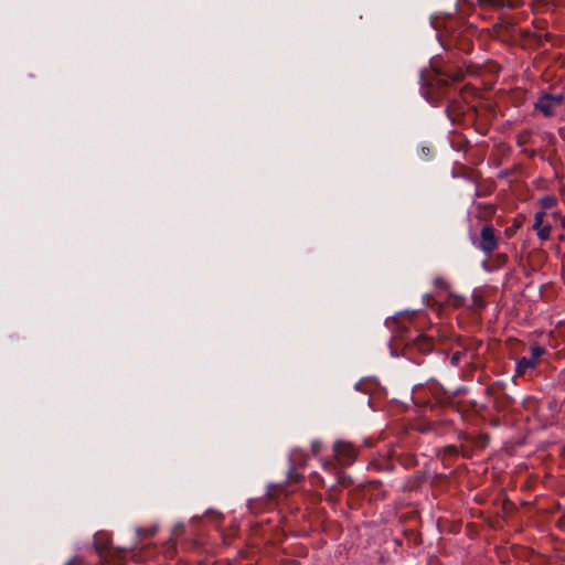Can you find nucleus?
<instances>
[{"instance_id": "2", "label": "nucleus", "mask_w": 565, "mask_h": 565, "mask_svg": "<svg viewBox=\"0 0 565 565\" xmlns=\"http://www.w3.org/2000/svg\"><path fill=\"white\" fill-rule=\"evenodd\" d=\"M447 111L449 117H451L454 120L460 119L461 116L468 119H477L482 116L481 113H483L484 109H480L477 106H469L458 100H452L447 106Z\"/></svg>"}, {"instance_id": "7", "label": "nucleus", "mask_w": 565, "mask_h": 565, "mask_svg": "<svg viewBox=\"0 0 565 565\" xmlns=\"http://www.w3.org/2000/svg\"><path fill=\"white\" fill-rule=\"evenodd\" d=\"M440 76L446 78H438L436 81V85L438 88H443L447 85V79H451L452 82H460L463 78V72L461 70L451 71L450 68H445L444 71L438 73Z\"/></svg>"}, {"instance_id": "20", "label": "nucleus", "mask_w": 565, "mask_h": 565, "mask_svg": "<svg viewBox=\"0 0 565 565\" xmlns=\"http://www.w3.org/2000/svg\"><path fill=\"white\" fill-rule=\"evenodd\" d=\"M321 449V443L319 440H313L311 443V450H312V454L316 456L319 454Z\"/></svg>"}, {"instance_id": "3", "label": "nucleus", "mask_w": 565, "mask_h": 565, "mask_svg": "<svg viewBox=\"0 0 565 565\" xmlns=\"http://www.w3.org/2000/svg\"><path fill=\"white\" fill-rule=\"evenodd\" d=\"M546 353L545 348L533 345L531 348V358H520L516 361L515 375L523 376L529 370H534L539 364L540 359Z\"/></svg>"}, {"instance_id": "9", "label": "nucleus", "mask_w": 565, "mask_h": 565, "mask_svg": "<svg viewBox=\"0 0 565 565\" xmlns=\"http://www.w3.org/2000/svg\"><path fill=\"white\" fill-rule=\"evenodd\" d=\"M334 477L337 479V483L331 487V489H330L331 491H334L338 486L347 488L352 483L351 478L349 476H347L345 473H343V471L341 469L338 471V473Z\"/></svg>"}, {"instance_id": "1", "label": "nucleus", "mask_w": 565, "mask_h": 565, "mask_svg": "<svg viewBox=\"0 0 565 565\" xmlns=\"http://www.w3.org/2000/svg\"><path fill=\"white\" fill-rule=\"evenodd\" d=\"M333 454L340 467L345 468L355 461L359 449L351 443L339 440L333 445Z\"/></svg>"}, {"instance_id": "11", "label": "nucleus", "mask_w": 565, "mask_h": 565, "mask_svg": "<svg viewBox=\"0 0 565 565\" xmlns=\"http://www.w3.org/2000/svg\"><path fill=\"white\" fill-rule=\"evenodd\" d=\"M445 302L454 308H459L463 306L465 299L461 296L449 294L448 297L445 299Z\"/></svg>"}, {"instance_id": "21", "label": "nucleus", "mask_w": 565, "mask_h": 565, "mask_svg": "<svg viewBox=\"0 0 565 565\" xmlns=\"http://www.w3.org/2000/svg\"><path fill=\"white\" fill-rule=\"evenodd\" d=\"M434 284L438 288L446 289L448 287V284L441 277L435 278Z\"/></svg>"}, {"instance_id": "18", "label": "nucleus", "mask_w": 565, "mask_h": 565, "mask_svg": "<svg viewBox=\"0 0 565 565\" xmlns=\"http://www.w3.org/2000/svg\"><path fill=\"white\" fill-rule=\"evenodd\" d=\"M463 354H465V353H463V352H461V351H456V352H454V353H452V355H451V358H450V363H451L452 365H458V363L460 362V360H461V358H462V355H463Z\"/></svg>"}, {"instance_id": "12", "label": "nucleus", "mask_w": 565, "mask_h": 565, "mask_svg": "<svg viewBox=\"0 0 565 565\" xmlns=\"http://www.w3.org/2000/svg\"><path fill=\"white\" fill-rule=\"evenodd\" d=\"M508 262V256L505 254L498 253L493 256V263L495 268H501Z\"/></svg>"}, {"instance_id": "23", "label": "nucleus", "mask_w": 565, "mask_h": 565, "mask_svg": "<svg viewBox=\"0 0 565 565\" xmlns=\"http://www.w3.org/2000/svg\"><path fill=\"white\" fill-rule=\"evenodd\" d=\"M279 491H286L285 487L281 484L273 487L269 491V495L275 497Z\"/></svg>"}, {"instance_id": "27", "label": "nucleus", "mask_w": 565, "mask_h": 565, "mask_svg": "<svg viewBox=\"0 0 565 565\" xmlns=\"http://www.w3.org/2000/svg\"><path fill=\"white\" fill-rule=\"evenodd\" d=\"M75 563H76V559H73V561H71V562L68 563V565H75Z\"/></svg>"}, {"instance_id": "16", "label": "nucleus", "mask_w": 565, "mask_h": 565, "mask_svg": "<svg viewBox=\"0 0 565 565\" xmlns=\"http://www.w3.org/2000/svg\"><path fill=\"white\" fill-rule=\"evenodd\" d=\"M310 479H311V483L313 486H318V487H321V488H323L326 486L324 480L317 472L312 473Z\"/></svg>"}, {"instance_id": "22", "label": "nucleus", "mask_w": 565, "mask_h": 565, "mask_svg": "<svg viewBox=\"0 0 565 565\" xmlns=\"http://www.w3.org/2000/svg\"><path fill=\"white\" fill-rule=\"evenodd\" d=\"M529 138V132L524 131L518 135V143L520 146L524 145Z\"/></svg>"}, {"instance_id": "26", "label": "nucleus", "mask_w": 565, "mask_h": 565, "mask_svg": "<svg viewBox=\"0 0 565 565\" xmlns=\"http://www.w3.org/2000/svg\"><path fill=\"white\" fill-rule=\"evenodd\" d=\"M300 455H301V454H299V456H300ZM297 456H298V452H296V451L291 454V458H290V459H291V461H292V462H296V460H297Z\"/></svg>"}, {"instance_id": "6", "label": "nucleus", "mask_w": 565, "mask_h": 565, "mask_svg": "<svg viewBox=\"0 0 565 565\" xmlns=\"http://www.w3.org/2000/svg\"><path fill=\"white\" fill-rule=\"evenodd\" d=\"M563 97L561 95H544L536 104V108L545 116H553L555 109L561 106Z\"/></svg>"}, {"instance_id": "14", "label": "nucleus", "mask_w": 565, "mask_h": 565, "mask_svg": "<svg viewBox=\"0 0 565 565\" xmlns=\"http://www.w3.org/2000/svg\"><path fill=\"white\" fill-rule=\"evenodd\" d=\"M302 479V475L299 473L295 468H291L288 475V481L291 483H297Z\"/></svg>"}, {"instance_id": "17", "label": "nucleus", "mask_w": 565, "mask_h": 565, "mask_svg": "<svg viewBox=\"0 0 565 565\" xmlns=\"http://www.w3.org/2000/svg\"><path fill=\"white\" fill-rule=\"evenodd\" d=\"M543 218H544V214H543V213H541V212H540V213H536V214H535V222H534V225H533V228H534V230H536V231H537V230H540V228H542V227H543V226H542Z\"/></svg>"}, {"instance_id": "24", "label": "nucleus", "mask_w": 565, "mask_h": 565, "mask_svg": "<svg viewBox=\"0 0 565 565\" xmlns=\"http://www.w3.org/2000/svg\"><path fill=\"white\" fill-rule=\"evenodd\" d=\"M484 210H486V214L487 215H492L494 213V211H495L493 205H486Z\"/></svg>"}, {"instance_id": "19", "label": "nucleus", "mask_w": 565, "mask_h": 565, "mask_svg": "<svg viewBox=\"0 0 565 565\" xmlns=\"http://www.w3.org/2000/svg\"><path fill=\"white\" fill-rule=\"evenodd\" d=\"M480 2L493 6V7H503L507 4L505 0H479Z\"/></svg>"}, {"instance_id": "15", "label": "nucleus", "mask_w": 565, "mask_h": 565, "mask_svg": "<svg viewBox=\"0 0 565 565\" xmlns=\"http://www.w3.org/2000/svg\"><path fill=\"white\" fill-rule=\"evenodd\" d=\"M550 234H551L550 226H544V227L537 230V236L542 241H546L550 237Z\"/></svg>"}, {"instance_id": "10", "label": "nucleus", "mask_w": 565, "mask_h": 565, "mask_svg": "<svg viewBox=\"0 0 565 565\" xmlns=\"http://www.w3.org/2000/svg\"><path fill=\"white\" fill-rule=\"evenodd\" d=\"M109 540L105 534H98L95 537V547L97 552L103 555V553L108 548Z\"/></svg>"}, {"instance_id": "25", "label": "nucleus", "mask_w": 565, "mask_h": 565, "mask_svg": "<svg viewBox=\"0 0 565 565\" xmlns=\"http://www.w3.org/2000/svg\"><path fill=\"white\" fill-rule=\"evenodd\" d=\"M483 305H484L483 300L480 297H476L475 298V306L476 307H482Z\"/></svg>"}, {"instance_id": "5", "label": "nucleus", "mask_w": 565, "mask_h": 565, "mask_svg": "<svg viewBox=\"0 0 565 565\" xmlns=\"http://www.w3.org/2000/svg\"><path fill=\"white\" fill-rule=\"evenodd\" d=\"M434 342L433 339L424 335L418 334L414 339H408L405 343V349L407 352L418 351L420 353H428L433 350Z\"/></svg>"}, {"instance_id": "8", "label": "nucleus", "mask_w": 565, "mask_h": 565, "mask_svg": "<svg viewBox=\"0 0 565 565\" xmlns=\"http://www.w3.org/2000/svg\"><path fill=\"white\" fill-rule=\"evenodd\" d=\"M321 467L326 472L332 473L333 476L342 469L335 459L333 460L329 458L321 459Z\"/></svg>"}, {"instance_id": "4", "label": "nucleus", "mask_w": 565, "mask_h": 565, "mask_svg": "<svg viewBox=\"0 0 565 565\" xmlns=\"http://www.w3.org/2000/svg\"><path fill=\"white\" fill-rule=\"evenodd\" d=\"M499 237L495 235V231L492 225H484L480 232V239L477 244L484 254L490 255L498 248Z\"/></svg>"}, {"instance_id": "13", "label": "nucleus", "mask_w": 565, "mask_h": 565, "mask_svg": "<svg viewBox=\"0 0 565 565\" xmlns=\"http://www.w3.org/2000/svg\"><path fill=\"white\" fill-rule=\"evenodd\" d=\"M557 200L554 196L546 195L541 199V204L544 209H552L556 205Z\"/></svg>"}]
</instances>
